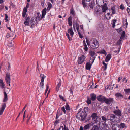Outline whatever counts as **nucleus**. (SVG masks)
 I'll return each mask as SVG.
<instances>
[{"label": "nucleus", "mask_w": 130, "mask_h": 130, "mask_svg": "<svg viewBox=\"0 0 130 130\" xmlns=\"http://www.w3.org/2000/svg\"><path fill=\"white\" fill-rule=\"evenodd\" d=\"M88 107H86L82 110L79 111L77 114V118L80 120L81 121H84L87 115V112H88Z\"/></svg>", "instance_id": "1"}, {"label": "nucleus", "mask_w": 130, "mask_h": 130, "mask_svg": "<svg viewBox=\"0 0 130 130\" xmlns=\"http://www.w3.org/2000/svg\"><path fill=\"white\" fill-rule=\"evenodd\" d=\"M92 48L96 49L99 46V44L98 41L95 38H92L90 41Z\"/></svg>", "instance_id": "2"}, {"label": "nucleus", "mask_w": 130, "mask_h": 130, "mask_svg": "<svg viewBox=\"0 0 130 130\" xmlns=\"http://www.w3.org/2000/svg\"><path fill=\"white\" fill-rule=\"evenodd\" d=\"M91 117L92 118V123L93 124L96 123L100 121V118L98 116L96 113H93L91 115Z\"/></svg>", "instance_id": "3"}, {"label": "nucleus", "mask_w": 130, "mask_h": 130, "mask_svg": "<svg viewBox=\"0 0 130 130\" xmlns=\"http://www.w3.org/2000/svg\"><path fill=\"white\" fill-rule=\"evenodd\" d=\"M73 26L74 29L75 31H76L75 30V28H76V29L77 30L78 32H82L83 31V26L81 25L80 26V29L82 30V31H81V30H79V25L77 23H75V25L73 24Z\"/></svg>", "instance_id": "4"}, {"label": "nucleus", "mask_w": 130, "mask_h": 130, "mask_svg": "<svg viewBox=\"0 0 130 130\" xmlns=\"http://www.w3.org/2000/svg\"><path fill=\"white\" fill-rule=\"evenodd\" d=\"M113 113L117 117H118V119L119 120L120 116H122L121 112L119 109H117L113 111Z\"/></svg>", "instance_id": "5"}, {"label": "nucleus", "mask_w": 130, "mask_h": 130, "mask_svg": "<svg viewBox=\"0 0 130 130\" xmlns=\"http://www.w3.org/2000/svg\"><path fill=\"white\" fill-rule=\"evenodd\" d=\"M5 80L6 83L8 84H9V86H10V82L11 81V79L10 78V73H6L5 76Z\"/></svg>", "instance_id": "6"}, {"label": "nucleus", "mask_w": 130, "mask_h": 130, "mask_svg": "<svg viewBox=\"0 0 130 130\" xmlns=\"http://www.w3.org/2000/svg\"><path fill=\"white\" fill-rule=\"evenodd\" d=\"M13 33H7L6 35V37L7 38H9L12 41L15 38L16 35H15L14 36V35Z\"/></svg>", "instance_id": "7"}, {"label": "nucleus", "mask_w": 130, "mask_h": 130, "mask_svg": "<svg viewBox=\"0 0 130 130\" xmlns=\"http://www.w3.org/2000/svg\"><path fill=\"white\" fill-rule=\"evenodd\" d=\"M29 4L28 3H27L26 7L24 8L22 13V16L23 17H25L27 11V9L29 7Z\"/></svg>", "instance_id": "8"}, {"label": "nucleus", "mask_w": 130, "mask_h": 130, "mask_svg": "<svg viewBox=\"0 0 130 130\" xmlns=\"http://www.w3.org/2000/svg\"><path fill=\"white\" fill-rule=\"evenodd\" d=\"M36 18L33 17L32 18L31 20L30 21V23L31 25V26H34L36 25L38 21L37 20Z\"/></svg>", "instance_id": "9"}, {"label": "nucleus", "mask_w": 130, "mask_h": 130, "mask_svg": "<svg viewBox=\"0 0 130 130\" xmlns=\"http://www.w3.org/2000/svg\"><path fill=\"white\" fill-rule=\"evenodd\" d=\"M88 3V2H87ZM88 4H87V6H87L89 8H90L91 9H93L94 7V6L95 5V2L93 1H91V2H89L88 3Z\"/></svg>", "instance_id": "10"}, {"label": "nucleus", "mask_w": 130, "mask_h": 130, "mask_svg": "<svg viewBox=\"0 0 130 130\" xmlns=\"http://www.w3.org/2000/svg\"><path fill=\"white\" fill-rule=\"evenodd\" d=\"M113 101V99L112 98H106L104 102L105 103L109 104L111 103H112Z\"/></svg>", "instance_id": "11"}, {"label": "nucleus", "mask_w": 130, "mask_h": 130, "mask_svg": "<svg viewBox=\"0 0 130 130\" xmlns=\"http://www.w3.org/2000/svg\"><path fill=\"white\" fill-rule=\"evenodd\" d=\"M6 103H3L2 104V105H1V108H0V115H2L6 107Z\"/></svg>", "instance_id": "12"}, {"label": "nucleus", "mask_w": 130, "mask_h": 130, "mask_svg": "<svg viewBox=\"0 0 130 130\" xmlns=\"http://www.w3.org/2000/svg\"><path fill=\"white\" fill-rule=\"evenodd\" d=\"M85 57L84 55H82L78 58V62L79 64H81L84 62L85 59Z\"/></svg>", "instance_id": "13"}, {"label": "nucleus", "mask_w": 130, "mask_h": 130, "mask_svg": "<svg viewBox=\"0 0 130 130\" xmlns=\"http://www.w3.org/2000/svg\"><path fill=\"white\" fill-rule=\"evenodd\" d=\"M112 130H120V128L118 124H113L112 127Z\"/></svg>", "instance_id": "14"}, {"label": "nucleus", "mask_w": 130, "mask_h": 130, "mask_svg": "<svg viewBox=\"0 0 130 130\" xmlns=\"http://www.w3.org/2000/svg\"><path fill=\"white\" fill-rule=\"evenodd\" d=\"M106 97L101 95H99L98 96L97 99L99 101L101 102H105Z\"/></svg>", "instance_id": "15"}, {"label": "nucleus", "mask_w": 130, "mask_h": 130, "mask_svg": "<svg viewBox=\"0 0 130 130\" xmlns=\"http://www.w3.org/2000/svg\"><path fill=\"white\" fill-rule=\"evenodd\" d=\"M102 10L103 12H105L108 9V8L107 6V4L106 3H105L104 4L102 5Z\"/></svg>", "instance_id": "16"}, {"label": "nucleus", "mask_w": 130, "mask_h": 130, "mask_svg": "<svg viewBox=\"0 0 130 130\" xmlns=\"http://www.w3.org/2000/svg\"><path fill=\"white\" fill-rule=\"evenodd\" d=\"M4 97L3 100V102H6L8 100V96L6 92L4 91Z\"/></svg>", "instance_id": "17"}, {"label": "nucleus", "mask_w": 130, "mask_h": 130, "mask_svg": "<svg viewBox=\"0 0 130 130\" xmlns=\"http://www.w3.org/2000/svg\"><path fill=\"white\" fill-rule=\"evenodd\" d=\"M90 96L91 100L92 101H94L96 99V95L94 93L90 94Z\"/></svg>", "instance_id": "18"}, {"label": "nucleus", "mask_w": 130, "mask_h": 130, "mask_svg": "<svg viewBox=\"0 0 130 130\" xmlns=\"http://www.w3.org/2000/svg\"><path fill=\"white\" fill-rule=\"evenodd\" d=\"M64 128L63 126H61L57 130H69L68 128L66 127L65 125L64 124Z\"/></svg>", "instance_id": "19"}, {"label": "nucleus", "mask_w": 130, "mask_h": 130, "mask_svg": "<svg viewBox=\"0 0 130 130\" xmlns=\"http://www.w3.org/2000/svg\"><path fill=\"white\" fill-rule=\"evenodd\" d=\"M40 77L41 79V81L42 82H44V79L46 78V76L43 74H40Z\"/></svg>", "instance_id": "20"}, {"label": "nucleus", "mask_w": 130, "mask_h": 130, "mask_svg": "<svg viewBox=\"0 0 130 130\" xmlns=\"http://www.w3.org/2000/svg\"><path fill=\"white\" fill-rule=\"evenodd\" d=\"M91 64L90 63V62L87 63L86 65V69L87 70H90Z\"/></svg>", "instance_id": "21"}, {"label": "nucleus", "mask_w": 130, "mask_h": 130, "mask_svg": "<svg viewBox=\"0 0 130 130\" xmlns=\"http://www.w3.org/2000/svg\"><path fill=\"white\" fill-rule=\"evenodd\" d=\"M0 88L2 89H5V84L3 82L2 80L0 79Z\"/></svg>", "instance_id": "22"}, {"label": "nucleus", "mask_w": 130, "mask_h": 130, "mask_svg": "<svg viewBox=\"0 0 130 130\" xmlns=\"http://www.w3.org/2000/svg\"><path fill=\"white\" fill-rule=\"evenodd\" d=\"M116 21L117 20L116 19H114L112 20L111 24V26L113 28H114L115 27V24L116 23Z\"/></svg>", "instance_id": "23"}, {"label": "nucleus", "mask_w": 130, "mask_h": 130, "mask_svg": "<svg viewBox=\"0 0 130 130\" xmlns=\"http://www.w3.org/2000/svg\"><path fill=\"white\" fill-rule=\"evenodd\" d=\"M111 58L110 54H109L107 55L105 58V61L106 62H108L109 61Z\"/></svg>", "instance_id": "24"}, {"label": "nucleus", "mask_w": 130, "mask_h": 130, "mask_svg": "<svg viewBox=\"0 0 130 130\" xmlns=\"http://www.w3.org/2000/svg\"><path fill=\"white\" fill-rule=\"evenodd\" d=\"M46 8H45L43 9L42 13V16L41 17V18H43L45 15L46 13Z\"/></svg>", "instance_id": "25"}, {"label": "nucleus", "mask_w": 130, "mask_h": 130, "mask_svg": "<svg viewBox=\"0 0 130 130\" xmlns=\"http://www.w3.org/2000/svg\"><path fill=\"white\" fill-rule=\"evenodd\" d=\"M110 119L112 120L113 119L116 120L117 119H118V118L115 115L112 114L110 115Z\"/></svg>", "instance_id": "26"}, {"label": "nucleus", "mask_w": 130, "mask_h": 130, "mask_svg": "<svg viewBox=\"0 0 130 130\" xmlns=\"http://www.w3.org/2000/svg\"><path fill=\"white\" fill-rule=\"evenodd\" d=\"M40 17L41 15L40 13L38 12L36 14V17H34V18H36V19L39 21L40 20Z\"/></svg>", "instance_id": "27"}, {"label": "nucleus", "mask_w": 130, "mask_h": 130, "mask_svg": "<svg viewBox=\"0 0 130 130\" xmlns=\"http://www.w3.org/2000/svg\"><path fill=\"white\" fill-rule=\"evenodd\" d=\"M120 128H127V126H125V125L124 123H121L120 124L119 126Z\"/></svg>", "instance_id": "28"}, {"label": "nucleus", "mask_w": 130, "mask_h": 130, "mask_svg": "<svg viewBox=\"0 0 130 130\" xmlns=\"http://www.w3.org/2000/svg\"><path fill=\"white\" fill-rule=\"evenodd\" d=\"M90 124V123H89L85 125L84 127V130H86L87 129H89V128Z\"/></svg>", "instance_id": "29"}, {"label": "nucleus", "mask_w": 130, "mask_h": 130, "mask_svg": "<svg viewBox=\"0 0 130 130\" xmlns=\"http://www.w3.org/2000/svg\"><path fill=\"white\" fill-rule=\"evenodd\" d=\"M90 130H99V128L97 125H94Z\"/></svg>", "instance_id": "30"}, {"label": "nucleus", "mask_w": 130, "mask_h": 130, "mask_svg": "<svg viewBox=\"0 0 130 130\" xmlns=\"http://www.w3.org/2000/svg\"><path fill=\"white\" fill-rule=\"evenodd\" d=\"M90 54L91 55V57H95V52L93 51H91L90 52Z\"/></svg>", "instance_id": "31"}, {"label": "nucleus", "mask_w": 130, "mask_h": 130, "mask_svg": "<svg viewBox=\"0 0 130 130\" xmlns=\"http://www.w3.org/2000/svg\"><path fill=\"white\" fill-rule=\"evenodd\" d=\"M122 41L123 40L121 39H120V38L119 40L117 41V45L119 46H120L122 44Z\"/></svg>", "instance_id": "32"}, {"label": "nucleus", "mask_w": 130, "mask_h": 130, "mask_svg": "<svg viewBox=\"0 0 130 130\" xmlns=\"http://www.w3.org/2000/svg\"><path fill=\"white\" fill-rule=\"evenodd\" d=\"M125 36V33H122L121 35L120 38V39H121L122 40H123L124 39V38Z\"/></svg>", "instance_id": "33"}, {"label": "nucleus", "mask_w": 130, "mask_h": 130, "mask_svg": "<svg viewBox=\"0 0 130 130\" xmlns=\"http://www.w3.org/2000/svg\"><path fill=\"white\" fill-rule=\"evenodd\" d=\"M14 46V43H12L11 42H9L8 44V46L10 47H11Z\"/></svg>", "instance_id": "34"}, {"label": "nucleus", "mask_w": 130, "mask_h": 130, "mask_svg": "<svg viewBox=\"0 0 130 130\" xmlns=\"http://www.w3.org/2000/svg\"><path fill=\"white\" fill-rule=\"evenodd\" d=\"M115 96L118 98L123 97V95L119 93H117L115 94Z\"/></svg>", "instance_id": "35"}, {"label": "nucleus", "mask_w": 130, "mask_h": 130, "mask_svg": "<svg viewBox=\"0 0 130 130\" xmlns=\"http://www.w3.org/2000/svg\"><path fill=\"white\" fill-rule=\"evenodd\" d=\"M102 63L104 65L103 68H104V70L105 71L107 69V64H106L104 61H103Z\"/></svg>", "instance_id": "36"}, {"label": "nucleus", "mask_w": 130, "mask_h": 130, "mask_svg": "<svg viewBox=\"0 0 130 130\" xmlns=\"http://www.w3.org/2000/svg\"><path fill=\"white\" fill-rule=\"evenodd\" d=\"M70 14H71L73 15V16H74L75 14V12L73 9L71 8L70 10Z\"/></svg>", "instance_id": "37"}, {"label": "nucleus", "mask_w": 130, "mask_h": 130, "mask_svg": "<svg viewBox=\"0 0 130 130\" xmlns=\"http://www.w3.org/2000/svg\"><path fill=\"white\" fill-rule=\"evenodd\" d=\"M99 53L100 54H104L105 56H106L107 54L106 52L104 49L102 50L101 51L99 52Z\"/></svg>", "instance_id": "38"}, {"label": "nucleus", "mask_w": 130, "mask_h": 130, "mask_svg": "<svg viewBox=\"0 0 130 130\" xmlns=\"http://www.w3.org/2000/svg\"><path fill=\"white\" fill-rule=\"evenodd\" d=\"M87 99L86 101V102L88 104H90L91 103V100L89 97H87Z\"/></svg>", "instance_id": "39"}, {"label": "nucleus", "mask_w": 130, "mask_h": 130, "mask_svg": "<svg viewBox=\"0 0 130 130\" xmlns=\"http://www.w3.org/2000/svg\"><path fill=\"white\" fill-rule=\"evenodd\" d=\"M95 59V57H91L90 60V62H91V64H92V63L94 62V61Z\"/></svg>", "instance_id": "40"}, {"label": "nucleus", "mask_w": 130, "mask_h": 130, "mask_svg": "<svg viewBox=\"0 0 130 130\" xmlns=\"http://www.w3.org/2000/svg\"><path fill=\"white\" fill-rule=\"evenodd\" d=\"M115 6L112 7L111 8V9L112 11V14H115L116 13V11L115 10Z\"/></svg>", "instance_id": "41"}, {"label": "nucleus", "mask_w": 130, "mask_h": 130, "mask_svg": "<svg viewBox=\"0 0 130 130\" xmlns=\"http://www.w3.org/2000/svg\"><path fill=\"white\" fill-rule=\"evenodd\" d=\"M66 105L65 106L66 109L67 110H70V109L69 105L67 103H66Z\"/></svg>", "instance_id": "42"}, {"label": "nucleus", "mask_w": 130, "mask_h": 130, "mask_svg": "<svg viewBox=\"0 0 130 130\" xmlns=\"http://www.w3.org/2000/svg\"><path fill=\"white\" fill-rule=\"evenodd\" d=\"M124 91L126 94H127L130 92V89H125Z\"/></svg>", "instance_id": "43"}, {"label": "nucleus", "mask_w": 130, "mask_h": 130, "mask_svg": "<svg viewBox=\"0 0 130 130\" xmlns=\"http://www.w3.org/2000/svg\"><path fill=\"white\" fill-rule=\"evenodd\" d=\"M44 84L43 83V82H41L40 83V88L43 89L44 88Z\"/></svg>", "instance_id": "44"}, {"label": "nucleus", "mask_w": 130, "mask_h": 130, "mask_svg": "<svg viewBox=\"0 0 130 130\" xmlns=\"http://www.w3.org/2000/svg\"><path fill=\"white\" fill-rule=\"evenodd\" d=\"M126 23L125 24H123V26L124 27V28H126L127 27V26L128 25V23L127 22V19H126Z\"/></svg>", "instance_id": "45"}, {"label": "nucleus", "mask_w": 130, "mask_h": 130, "mask_svg": "<svg viewBox=\"0 0 130 130\" xmlns=\"http://www.w3.org/2000/svg\"><path fill=\"white\" fill-rule=\"evenodd\" d=\"M84 49L85 51H87L88 50V48L87 47V45L86 44H84Z\"/></svg>", "instance_id": "46"}, {"label": "nucleus", "mask_w": 130, "mask_h": 130, "mask_svg": "<svg viewBox=\"0 0 130 130\" xmlns=\"http://www.w3.org/2000/svg\"><path fill=\"white\" fill-rule=\"evenodd\" d=\"M66 35L67 36V37L68 38V39L70 41H71V40H72V38L71 37H70L69 35L68 34V33H66Z\"/></svg>", "instance_id": "47"}, {"label": "nucleus", "mask_w": 130, "mask_h": 130, "mask_svg": "<svg viewBox=\"0 0 130 130\" xmlns=\"http://www.w3.org/2000/svg\"><path fill=\"white\" fill-rule=\"evenodd\" d=\"M46 89L45 90V95L47 93V92L48 91V89L49 88V85L48 84H47V85H46Z\"/></svg>", "instance_id": "48"}, {"label": "nucleus", "mask_w": 130, "mask_h": 130, "mask_svg": "<svg viewBox=\"0 0 130 130\" xmlns=\"http://www.w3.org/2000/svg\"><path fill=\"white\" fill-rule=\"evenodd\" d=\"M5 20H6V22L8 21V17L7 15L6 14H5Z\"/></svg>", "instance_id": "49"}, {"label": "nucleus", "mask_w": 130, "mask_h": 130, "mask_svg": "<svg viewBox=\"0 0 130 130\" xmlns=\"http://www.w3.org/2000/svg\"><path fill=\"white\" fill-rule=\"evenodd\" d=\"M120 8V9L122 10L124 9L125 7L124 6L123 4H121L119 6Z\"/></svg>", "instance_id": "50"}, {"label": "nucleus", "mask_w": 130, "mask_h": 130, "mask_svg": "<svg viewBox=\"0 0 130 130\" xmlns=\"http://www.w3.org/2000/svg\"><path fill=\"white\" fill-rule=\"evenodd\" d=\"M61 109L64 114L66 113V111L65 109V107L64 106H63L62 107Z\"/></svg>", "instance_id": "51"}, {"label": "nucleus", "mask_w": 130, "mask_h": 130, "mask_svg": "<svg viewBox=\"0 0 130 130\" xmlns=\"http://www.w3.org/2000/svg\"><path fill=\"white\" fill-rule=\"evenodd\" d=\"M122 82H124V81H125V83H126L128 81V79H126V78L124 77L123 78V79H122Z\"/></svg>", "instance_id": "52"}, {"label": "nucleus", "mask_w": 130, "mask_h": 130, "mask_svg": "<svg viewBox=\"0 0 130 130\" xmlns=\"http://www.w3.org/2000/svg\"><path fill=\"white\" fill-rule=\"evenodd\" d=\"M101 118H102V120L103 121H104L105 122L107 120V119H106V117L105 116H102Z\"/></svg>", "instance_id": "53"}, {"label": "nucleus", "mask_w": 130, "mask_h": 130, "mask_svg": "<svg viewBox=\"0 0 130 130\" xmlns=\"http://www.w3.org/2000/svg\"><path fill=\"white\" fill-rule=\"evenodd\" d=\"M44 1L45 0H41V5L43 7H44Z\"/></svg>", "instance_id": "54"}, {"label": "nucleus", "mask_w": 130, "mask_h": 130, "mask_svg": "<svg viewBox=\"0 0 130 130\" xmlns=\"http://www.w3.org/2000/svg\"><path fill=\"white\" fill-rule=\"evenodd\" d=\"M68 22L72 21V18L71 16H70L68 19Z\"/></svg>", "instance_id": "55"}, {"label": "nucleus", "mask_w": 130, "mask_h": 130, "mask_svg": "<svg viewBox=\"0 0 130 130\" xmlns=\"http://www.w3.org/2000/svg\"><path fill=\"white\" fill-rule=\"evenodd\" d=\"M68 32H73L72 28H70L68 30Z\"/></svg>", "instance_id": "56"}, {"label": "nucleus", "mask_w": 130, "mask_h": 130, "mask_svg": "<svg viewBox=\"0 0 130 130\" xmlns=\"http://www.w3.org/2000/svg\"><path fill=\"white\" fill-rule=\"evenodd\" d=\"M4 8V5L2 4L0 6V11L3 10Z\"/></svg>", "instance_id": "57"}, {"label": "nucleus", "mask_w": 130, "mask_h": 130, "mask_svg": "<svg viewBox=\"0 0 130 130\" xmlns=\"http://www.w3.org/2000/svg\"><path fill=\"white\" fill-rule=\"evenodd\" d=\"M116 30L118 32H121L122 31V29L121 28H120L119 29H116Z\"/></svg>", "instance_id": "58"}, {"label": "nucleus", "mask_w": 130, "mask_h": 130, "mask_svg": "<svg viewBox=\"0 0 130 130\" xmlns=\"http://www.w3.org/2000/svg\"><path fill=\"white\" fill-rule=\"evenodd\" d=\"M91 116L90 115L88 116V117L87 118V119L86 120V121H87L91 119Z\"/></svg>", "instance_id": "59"}, {"label": "nucleus", "mask_w": 130, "mask_h": 130, "mask_svg": "<svg viewBox=\"0 0 130 130\" xmlns=\"http://www.w3.org/2000/svg\"><path fill=\"white\" fill-rule=\"evenodd\" d=\"M118 86L117 85H116L113 84V85L112 87L113 88H118Z\"/></svg>", "instance_id": "60"}, {"label": "nucleus", "mask_w": 130, "mask_h": 130, "mask_svg": "<svg viewBox=\"0 0 130 130\" xmlns=\"http://www.w3.org/2000/svg\"><path fill=\"white\" fill-rule=\"evenodd\" d=\"M24 24L25 25H28L29 24V22H28L26 21H25L24 22Z\"/></svg>", "instance_id": "61"}, {"label": "nucleus", "mask_w": 130, "mask_h": 130, "mask_svg": "<svg viewBox=\"0 0 130 130\" xmlns=\"http://www.w3.org/2000/svg\"><path fill=\"white\" fill-rule=\"evenodd\" d=\"M30 19V18L28 17L27 18L25 21H26L28 22H29Z\"/></svg>", "instance_id": "62"}, {"label": "nucleus", "mask_w": 130, "mask_h": 130, "mask_svg": "<svg viewBox=\"0 0 130 130\" xmlns=\"http://www.w3.org/2000/svg\"><path fill=\"white\" fill-rule=\"evenodd\" d=\"M59 97L61 99H62L63 100V101H65L64 100V98L63 97L62 95H59Z\"/></svg>", "instance_id": "63"}, {"label": "nucleus", "mask_w": 130, "mask_h": 130, "mask_svg": "<svg viewBox=\"0 0 130 130\" xmlns=\"http://www.w3.org/2000/svg\"><path fill=\"white\" fill-rule=\"evenodd\" d=\"M127 10L128 12V13H129V14L130 15V9L128 7L127 8Z\"/></svg>", "instance_id": "64"}]
</instances>
